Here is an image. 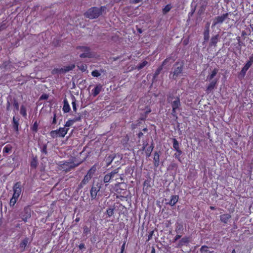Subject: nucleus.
<instances>
[{"label": "nucleus", "instance_id": "dca6fc26", "mask_svg": "<svg viewBox=\"0 0 253 253\" xmlns=\"http://www.w3.org/2000/svg\"><path fill=\"white\" fill-rule=\"evenodd\" d=\"M160 152H158L156 151L154 155V165L156 168L158 167L160 165Z\"/></svg>", "mask_w": 253, "mask_h": 253}, {"label": "nucleus", "instance_id": "72a5a7b5", "mask_svg": "<svg viewBox=\"0 0 253 253\" xmlns=\"http://www.w3.org/2000/svg\"><path fill=\"white\" fill-rule=\"evenodd\" d=\"M71 98L72 100V104L73 106V109L74 111L76 112L77 111L76 99L73 95H71Z\"/></svg>", "mask_w": 253, "mask_h": 253}, {"label": "nucleus", "instance_id": "e433bc0d", "mask_svg": "<svg viewBox=\"0 0 253 253\" xmlns=\"http://www.w3.org/2000/svg\"><path fill=\"white\" fill-rule=\"evenodd\" d=\"M20 114L24 117H26L27 116V110L26 107L24 105H22L21 106L20 110Z\"/></svg>", "mask_w": 253, "mask_h": 253}, {"label": "nucleus", "instance_id": "0e129e2a", "mask_svg": "<svg viewBox=\"0 0 253 253\" xmlns=\"http://www.w3.org/2000/svg\"><path fill=\"white\" fill-rule=\"evenodd\" d=\"M153 233H154V231H152L149 233V234L148 235V239H147L148 241L150 240L152 238Z\"/></svg>", "mask_w": 253, "mask_h": 253}, {"label": "nucleus", "instance_id": "473e14b6", "mask_svg": "<svg viewBox=\"0 0 253 253\" xmlns=\"http://www.w3.org/2000/svg\"><path fill=\"white\" fill-rule=\"evenodd\" d=\"M203 35L204 42L208 41L210 38V30H205Z\"/></svg>", "mask_w": 253, "mask_h": 253}, {"label": "nucleus", "instance_id": "c85d7f7f", "mask_svg": "<svg viewBox=\"0 0 253 253\" xmlns=\"http://www.w3.org/2000/svg\"><path fill=\"white\" fill-rule=\"evenodd\" d=\"M115 207L114 206H110L106 210V214L108 217L112 216L114 213Z\"/></svg>", "mask_w": 253, "mask_h": 253}, {"label": "nucleus", "instance_id": "4d7b16f0", "mask_svg": "<svg viewBox=\"0 0 253 253\" xmlns=\"http://www.w3.org/2000/svg\"><path fill=\"white\" fill-rule=\"evenodd\" d=\"M176 109H173V108H172V112H171V115L175 118H176V119L177 118V116L176 115Z\"/></svg>", "mask_w": 253, "mask_h": 253}, {"label": "nucleus", "instance_id": "0eeeda50", "mask_svg": "<svg viewBox=\"0 0 253 253\" xmlns=\"http://www.w3.org/2000/svg\"><path fill=\"white\" fill-rule=\"evenodd\" d=\"M231 12L224 13L221 15V16H218L215 17V18L213 20V22L212 25V27H214L217 24H222L226 19L228 18V15Z\"/></svg>", "mask_w": 253, "mask_h": 253}, {"label": "nucleus", "instance_id": "cd10ccee", "mask_svg": "<svg viewBox=\"0 0 253 253\" xmlns=\"http://www.w3.org/2000/svg\"><path fill=\"white\" fill-rule=\"evenodd\" d=\"M209 247L206 245L202 246L199 249L200 253H212L213 251L208 250Z\"/></svg>", "mask_w": 253, "mask_h": 253}, {"label": "nucleus", "instance_id": "4468645a", "mask_svg": "<svg viewBox=\"0 0 253 253\" xmlns=\"http://www.w3.org/2000/svg\"><path fill=\"white\" fill-rule=\"evenodd\" d=\"M19 118L18 117H13L12 119V127L14 130L17 132H18L19 128L18 126L19 125Z\"/></svg>", "mask_w": 253, "mask_h": 253}, {"label": "nucleus", "instance_id": "5701e85b", "mask_svg": "<svg viewBox=\"0 0 253 253\" xmlns=\"http://www.w3.org/2000/svg\"><path fill=\"white\" fill-rule=\"evenodd\" d=\"M248 69V68L244 66L238 74V78L240 80L244 79Z\"/></svg>", "mask_w": 253, "mask_h": 253}, {"label": "nucleus", "instance_id": "2eb2a0df", "mask_svg": "<svg viewBox=\"0 0 253 253\" xmlns=\"http://www.w3.org/2000/svg\"><path fill=\"white\" fill-rule=\"evenodd\" d=\"M9 100L11 101V103L13 104L15 110L18 111L19 110V103L14 97H12L11 95H9Z\"/></svg>", "mask_w": 253, "mask_h": 253}, {"label": "nucleus", "instance_id": "c03bdc74", "mask_svg": "<svg viewBox=\"0 0 253 253\" xmlns=\"http://www.w3.org/2000/svg\"><path fill=\"white\" fill-rule=\"evenodd\" d=\"M173 99H175V97H174L172 94L169 93V94L167 95V100L168 103H170L171 102H172Z\"/></svg>", "mask_w": 253, "mask_h": 253}, {"label": "nucleus", "instance_id": "7c9ffc66", "mask_svg": "<svg viewBox=\"0 0 253 253\" xmlns=\"http://www.w3.org/2000/svg\"><path fill=\"white\" fill-rule=\"evenodd\" d=\"M79 164H77V165H75L74 164H72V163H64L63 164V166H68V169H66V171H69L71 169H73L74 168H75L76 167L78 166Z\"/></svg>", "mask_w": 253, "mask_h": 253}, {"label": "nucleus", "instance_id": "338daca9", "mask_svg": "<svg viewBox=\"0 0 253 253\" xmlns=\"http://www.w3.org/2000/svg\"><path fill=\"white\" fill-rule=\"evenodd\" d=\"M210 23L208 22L206 24L205 30H210Z\"/></svg>", "mask_w": 253, "mask_h": 253}, {"label": "nucleus", "instance_id": "6e6552de", "mask_svg": "<svg viewBox=\"0 0 253 253\" xmlns=\"http://www.w3.org/2000/svg\"><path fill=\"white\" fill-rule=\"evenodd\" d=\"M22 186L20 182H17L13 186V196L19 198L21 192Z\"/></svg>", "mask_w": 253, "mask_h": 253}, {"label": "nucleus", "instance_id": "13d9d810", "mask_svg": "<svg viewBox=\"0 0 253 253\" xmlns=\"http://www.w3.org/2000/svg\"><path fill=\"white\" fill-rule=\"evenodd\" d=\"M79 69L83 72H84L86 69V66L82 65L81 66H78Z\"/></svg>", "mask_w": 253, "mask_h": 253}, {"label": "nucleus", "instance_id": "aec40b11", "mask_svg": "<svg viewBox=\"0 0 253 253\" xmlns=\"http://www.w3.org/2000/svg\"><path fill=\"white\" fill-rule=\"evenodd\" d=\"M231 217V216L228 213L223 214L220 216V219L221 221V222L227 223L229 220V219H230Z\"/></svg>", "mask_w": 253, "mask_h": 253}, {"label": "nucleus", "instance_id": "3c124183", "mask_svg": "<svg viewBox=\"0 0 253 253\" xmlns=\"http://www.w3.org/2000/svg\"><path fill=\"white\" fill-rule=\"evenodd\" d=\"M152 150L150 149V148H147L146 150L145 151V153L147 157H149L151 156V153L152 152Z\"/></svg>", "mask_w": 253, "mask_h": 253}, {"label": "nucleus", "instance_id": "bb28decb", "mask_svg": "<svg viewBox=\"0 0 253 253\" xmlns=\"http://www.w3.org/2000/svg\"><path fill=\"white\" fill-rule=\"evenodd\" d=\"M64 105L63 107V111L65 113H68L70 111V107L68 102L66 99H65L63 101Z\"/></svg>", "mask_w": 253, "mask_h": 253}, {"label": "nucleus", "instance_id": "6ab92c4d", "mask_svg": "<svg viewBox=\"0 0 253 253\" xmlns=\"http://www.w3.org/2000/svg\"><path fill=\"white\" fill-rule=\"evenodd\" d=\"M102 86L100 84H97L96 87L92 90V95L94 97L97 96L101 91Z\"/></svg>", "mask_w": 253, "mask_h": 253}, {"label": "nucleus", "instance_id": "a211bd4d", "mask_svg": "<svg viewBox=\"0 0 253 253\" xmlns=\"http://www.w3.org/2000/svg\"><path fill=\"white\" fill-rule=\"evenodd\" d=\"M115 158L116 155L115 154L110 155L108 156L107 155L105 159L107 166H109Z\"/></svg>", "mask_w": 253, "mask_h": 253}, {"label": "nucleus", "instance_id": "393cba45", "mask_svg": "<svg viewBox=\"0 0 253 253\" xmlns=\"http://www.w3.org/2000/svg\"><path fill=\"white\" fill-rule=\"evenodd\" d=\"M174 60L171 57L167 58L162 63L161 66L162 67L168 65V66L170 65L172 63L174 62Z\"/></svg>", "mask_w": 253, "mask_h": 253}, {"label": "nucleus", "instance_id": "412c9836", "mask_svg": "<svg viewBox=\"0 0 253 253\" xmlns=\"http://www.w3.org/2000/svg\"><path fill=\"white\" fill-rule=\"evenodd\" d=\"M218 72V69L214 68L211 72V74L208 76L207 80L211 81L214 79L215 76L217 75Z\"/></svg>", "mask_w": 253, "mask_h": 253}, {"label": "nucleus", "instance_id": "79ce46f5", "mask_svg": "<svg viewBox=\"0 0 253 253\" xmlns=\"http://www.w3.org/2000/svg\"><path fill=\"white\" fill-rule=\"evenodd\" d=\"M148 62L146 61H144L143 62L139 63L137 66V69L138 70H140L142 69L143 67H144L145 66H146L148 64Z\"/></svg>", "mask_w": 253, "mask_h": 253}, {"label": "nucleus", "instance_id": "8fccbe9b", "mask_svg": "<svg viewBox=\"0 0 253 253\" xmlns=\"http://www.w3.org/2000/svg\"><path fill=\"white\" fill-rule=\"evenodd\" d=\"M74 121H73V120H68L65 124V126L66 127H69L70 126H71L73 123H74Z\"/></svg>", "mask_w": 253, "mask_h": 253}, {"label": "nucleus", "instance_id": "864d4df0", "mask_svg": "<svg viewBox=\"0 0 253 253\" xmlns=\"http://www.w3.org/2000/svg\"><path fill=\"white\" fill-rule=\"evenodd\" d=\"M50 135L53 138H54L58 136L57 134V132L54 130L51 131L50 132Z\"/></svg>", "mask_w": 253, "mask_h": 253}, {"label": "nucleus", "instance_id": "774afa93", "mask_svg": "<svg viewBox=\"0 0 253 253\" xmlns=\"http://www.w3.org/2000/svg\"><path fill=\"white\" fill-rule=\"evenodd\" d=\"M79 249L80 250L84 249H85V245L83 243L80 244V245L79 246Z\"/></svg>", "mask_w": 253, "mask_h": 253}, {"label": "nucleus", "instance_id": "e2e57ef3", "mask_svg": "<svg viewBox=\"0 0 253 253\" xmlns=\"http://www.w3.org/2000/svg\"><path fill=\"white\" fill-rule=\"evenodd\" d=\"M188 42H189V37L185 39L183 41V44L184 45H187L188 44Z\"/></svg>", "mask_w": 253, "mask_h": 253}, {"label": "nucleus", "instance_id": "f704fd0d", "mask_svg": "<svg viewBox=\"0 0 253 253\" xmlns=\"http://www.w3.org/2000/svg\"><path fill=\"white\" fill-rule=\"evenodd\" d=\"M18 198L17 197H14V196H12V197L11 198L9 202V205L11 207H13L14 206Z\"/></svg>", "mask_w": 253, "mask_h": 253}, {"label": "nucleus", "instance_id": "39448f33", "mask_svg": "<svg viewBox=\"0 0 253 253\" xmlns=\"http://www.w3.org/2000/svg\"><path fill=\"white\" fill-rule=\"evenodd\" d=\"M76 49L81 50V51L83 52V53L80 55V57L82 58H91L92 57V54L90 52V48L88 46H78Z\"/></svg>", "mask_w": 253, "mask_h": 253}, {"label": "nucleus", "instance_id": "b1692460", "mask_svg": "<svg viewBox=\"0 0 253 253\" xmlns=\"http://www.w3.org/2000/svg\"><path fill=\"white\" fill-rule=\"evenodd\" d=\"M91 176L90 174V171H88L87 173L84 176L83 179L82 180L81 183L84 185H85L89 180L91 179Z\"/></svg>", "mask_w": 253, "mask_h": 253}, {"label": "nucleus", "instance_id": "4c0bfd02", "mask_svg": "<svg viewBox=\"0 0 253 253\" xmlns=\"http://www.w3.org/2000/svg\"><path fill=\"white\" fill-rule=\"evenodd\" d=\"M38 161L37 159V157H34L32 159L31 162V167L32 168H36L37 167L38 165Z\"/></svg>", "mask_w": 253, "mask_h": 253}, {"label": "nucleus", "instance_id": "ea45409f", "mask_svg": "<svg viewBox=\"0 0 253 253\" xmlns=\"http://www.w3.org/2000/svg\"><path fill=\"white\" fill-rule=\"evenodd\" d=\"M177 153H175L174 156L176 159H177L180 162H181V159L180 156L182 154V152L180 149H178L177 150H175Z\"/></svg>", "mask_w": 253, "mask_h": 253}, {"label": "nucleus", "instance_id": "bf43d9fd", "mask_svg": "<svg viewBox=\"0 0 253 253\" xmlns=\"http://www.w3.org/2000/svg\"><path fill=\"white\" fill-rule=\"evenodd\" d=\"M120 169V168L119 167V168L114 169L113 171H111V173H112L113 174H115L116 176H118V175H117V173H118L119 169Z\"/></svg>", "mask_w": 253, "mask_h": 253}, {"label": "nucleus", "instance_id": "37998d69", "mask_svg": "<svg viewBox=\"0 0 253 253\" xmlns=\"http://www.w3.org/2000/svg\"><path fill=\"white\" fill-rule=\"evenodd\" d=\"M171 8L170 4H167L164 8L163 9V12L164 14H166L169 12Z\"/></svg>", "mask_w": 253, "mask_h": 253}, {"label": "nucleus", "instance_id": "49530a36", "mask_svg": "<svg viewBox=\"0 0 253 253\" xmlns=\"http://www.w3.org/2000/svg\"><path fill=\"white\" fill-rule=\"evenodd\" d=\"M111 176H109V173H107V174H106L104 177V179H103L104 182L108 183V182H110L111 181V180H112L111 179Z\"/></svg>", "mask_w": 253, "mask_h": 253}, {"label": "nucleus", "instance_id": "603ef678", "mask_svg": "<svg viewBox=\"0 0 253 253\" xmlns=\"http://www.w3.org/2000/svg\"><path fill=\"white\" fill-rule=\"evenodd\" d=\"M182 234H177L173 240V242H176L178 240L181 238Z\"/></svg>", "mask_w": 253, "mask_h": 253}, {"label": "nucleus", "instance_id": "f3484780", "mask_svg": "<svg viewBox=\"0 0 253 253\" xmlns=\"http://www.w3.org/2000/svg\"><path fill=\"white\" fill-rule=\"evenodd\" d=\"M179 196L178 195H172L171 196V199L169 202L166 203V205H169L171 206H173L178 202Z\"/></svg>", "mask_w": 253, "mask_h": 253}, {"label": "nucleus", "instance_id": "a18cd8bd", "mask_svg": "<svg viewBox=\"0 0 253 253\" xmlns=\"http://www.w3.org/2000/svg\"><path fill=\"white\" fill-rule=\"evenodd\" d=\"M38 124L37 123V122L36 121L31 128L33 131L37 132L38 131Z\"/></svg>", "mask_w": 253, "mask_h": 253}, {"label": "nucleus", "instance_id": "052dcab7", "mask_svg": "<svg viewBox=\"0 0 253 253\" xmlns=\"http://www.w3.org/2000/svg\"><path fill=\"white\" fill-rule=\"evenodd\" d=\"M72 120H73V121H74V123L76 122H77V121H80L81 120V116L79 115V116L74 118Z\"/></svg>", "mask_w": 253, "mask_h": 253}, {"label": "nucleus", "instance_id": "c9c22d12", "mask_svg": "<svg viewBox=\"0 0 253 253\" xmlns=\"http://www.w3.org/2000/svg\"><path fill=\"white\" fill-rule=\"evenodd\" d=\"M173 142V147L175 150H177L179 149V143L175 138H172Z\"/></svg>", "mask_w": 253, "mask_h": 253}, {"label": "nucleus", "instance_id": "f8f14e48", "mask_svg": "<svg viewBox=\"0 0 253 253\" xmlns=\"http://www.w3.org/2000/svg\"><path fill=\"white\" fill-rule=\"evenodd\" d=\"M219 38H220V36L218 34H217L214 36H212L210 40V42L209 43V46L210 47L216 46L217 43L219 41Z\"/></svg>", "mask_w": 253, "mask_h": 253}, {"label": "nucleus", "instance_id": "c756f323", "mask_svg": "<svg viewBox=\"0 0 253 253\" xmlns=\"http://www.w3.org/2000/svg\"><path fill=\"white\" fill-rule=\"evenodd\" d=\"M163 69V67L162 66H160L157 70L156 71H155L154 75H153V82H154L155 81H156V78L158 77V76L160 74L161 71Z\"/></svg>", "mask_w": 253, "mask_h": 253}, {"label": "nucleus", "instance_id": "5fc2aeb1", "mask_svg": "<svg viewBox=\"0 0 253 253\" xmlns=\"http://www.w3.org/2000/svg\"><path fill=\"white\" fill-rule=\"evenodd\" d=\"M48 98V95L46 94H42L40 98V100H46Z\"/></svg>", "mask_w": 253, "mask_h": 253}, {"label": "nucleus", "instance_id": "6e6d98bb", "mask_svg": "<svg viewBox=\"0 0 253 253\" xmlns=\"http://www.w3.org/2000/svg\"><path fill=\"white\" fill-rule=\"evenodd\" d=\"M243 45H244V43L241 41H239V42H238V46H236V48L239 50H241V46Z\"/></svg>", "mask_w": 253, "mask_h": 253}, {"label": "nucleus", "instance_id": "20e7f679", "mask_svg": "<svg viewBox=\"0 0 253 253\" xmlns=\"http://www.w3.org/2000/svg\"><path fill=\"white\" fill-rule=\"evenodd\" d=\"M75 68V64L64 66L61 68H54L51 71L52 75L64 74L69 71L73 70Z\"/></svg>", "mask_w": 253, "mask_h": 253}, {"label": "nucleus", "instance_id": "423d86ee", "mask_svg": "<svg viewBox=\"0 0 253 253\" xmlns=\"http://www.w3.org/2000/svg\"><path fill=\"white\" fill-rule=\"evenodd\" d=\"M20 215L23 221L25 222H27V219L31 217V210L30 207L29 206L25 207L23 211H21Z\"/></svg>", "mask_w": 253, "mask_h": 253}, {"label": "nucleus", "instance_id": "58836bf2", "mask_svg": "<svg viewBox=\"0 0 253 253\" xmlns=\"http://www.w3.org/2000/svg\"><path fill=\"white\" fill-rule=\"evenodd\" d=\"M47 143H44L42 144V147H41V152L44 154L45 155L47 154Z\"/></svg>", "mask_w": 253, "mask_h": 253}, {"label": "nucleus", "instance_id": "9b49d317", "mask_svg": "<svg viewBox=\"0 0 253 253\" xmlns=\"http://www.w3.org/2000/svg\"><path fill=\"white\" fill-rule=\"evenodd\" d=\"M31 243V240L28 237H25L22 240H21L19 244V248L21 250L22 252L25 251L26 247L27 245H30Z\"/></svg>", "mask_w": 253, "mask_h": 253}, {"label": "nucleus", "instance_id": "9d476101", "mask_svg": "<svg viewBox=\"0 0 253 253\" xmlns=\"http://www.w3.org/2000/svg\"><path fill=\"white\" fill-rule=\"evenodd\" d=\"M218 82L217 79H214L210 81V83L207 86L206 91L207 94H209L214 88L216 87V84Z\"/></svg>", "mask_w": 253, "mask_h": 253}, {"label": "nucleus", "instance_id": "ddd939ff", "mask_svg": "<svg viewBox=\"0 0 253 253\" xmlns=\"http://www.w3.org/2000/svg\"><path fill=\"white\" fill-rule=\"evenodd\" d=\"M172 108L178 109L181 106L179 97H176L175 99L170 103Z\"/></svg>", "mask_w": 253, "mask_h": 253}, {"label": "nucleus", "instance_id": "f03ea898", "mask_svg": "<svg viewBox=\"0 0 253 253\" xmlns=\"http://www.w3.org/2000/svg\"><path fill=\"white\" fill-rule=\"evenodd\" d=\"M184 65V62L183 61H178L176 62L173 66L172 69L173 71L170 74V78L175 80L176 78L182 73Z\"/></svg>", "mask_w": 253, "mask_h": 253}, {"label": "nucleus", "instance_id": "680f3d73", "mask_svg": "<svg viewBox=\"0 0 253 253\" xmlns=\"http://www.w3.org/2000/svg\"><path fill=\"white\" fill-rule=\"evenodd\" d=\"M56 123H57V120H56V114L54 113V117H53V120L52 122V124L55 125L56 124Z\"/></svg>", "mask_w": 253, "mask_h": 253}, {"label": "nucleus", "instance_id": "4be33fe9", "mask_svg": "<svg viewBox=\"0 0 253 253\" xmlns=\"http://www.w3.org/2000/svg\"><path fill=\"white\" fill-rule=\"evenodd\" d=\"M183 227L180 223H176L175 224V232L177 234H183Z\"/></svg>", "mask_w": 253, "mask_h": 253}, {"label": "nucleus", "instance_id": "1a4fd4ad", "mask_svg": "<svg viewBox=\"0 0 253 253\" xmlns=\"http://www.w3.org/2000/svg\"><path fill=\"white\" fill-rule=\"evenodd\" d=\"M190 243V238L185 236L181 238L176 246V248H181L184 246H187Z\"/></svg>", "mask_w": 253, "mask_h": 253}, {"label": "nucleus", "instance_id": "69168bd1", "mask_svg": "<svg viewBox=\"0 0 253 253\" xmlns=\"http://www.w3.org/2000/svg\"><path fill=\"white\" fill-rule=\"evenodd\" d=\"M126 241H125L122 245L121 247V252H124L125 249V246H126Z\"/></svg>", "mask_w": 253, "mask_h": 253}, {"label": "nucleus", "instance_id": "2f4dec72", "mask_svg": "<svg viewBox=\"0 0 253 253\" xmlns=\"http://www.w3.org/2000/svg\"><path fill=\"white\" fill-rule=\"evenodd\" d=\"M253 64V54H252L251 56L249 57V61L246 63V64L244 65L245 67L249 69L252 64Z\"/></svg>", "mask_w": 253, "mask_h": 253}, {"label": "nucleus", "instance_id": "de8ad7c7", "mask_svg": "<svg viewBox=\"0 0 253 253\" xmlns=\"http://www.w3.org/2000/svg\"><path fill=\"white\" fill-rule=\"evenodd\" d=\"M100 75L101 74L100 73V72L97 70H93L91 72V75L94 77H98L100 76Z\"/></svg>", "mask_w": 253, "mask_h": 253}, {"label": "nucleus", "instance_id": "a878e982", "mask_svg": "<svg viewBox=\"0 0 253 253\" xmlns=\"http://www.w3.org/2000/svg\"><path fill=\"white\" fill-rule=\"evenodd\" d=\"M69 130L68 128H66L65 126L63 127H60L58 129V131L60 133V137H64L65 135L67 134L68 130Z\"/></svg>", "mask_w": 253, "mask_h": 253}, {"label": "nucleus", "instance_id": "a19ab883", "mask_svg": "<svg viewBox=\"0 0 253 253\" xmlns=\"http://www.w3.org/2000/svg\"><path fill=\"white\" fill-rule=\"evenodd\" d=\"M12 150V147L9 145L5 146L3 149V153H9Z\"/></svg>", "mask_w": 253, "mask_h": 253}, {"label": "nucleus", "instance_id": "09e8293b", "mask_svg": "<svg viewBox=\"0 0 253 253\" xmlns=\"http://www.w3.org/2000/svg\"><path fill=\"white\" fill-rule=\"evenodd\" d=\"M84 234L85 235H87L88 233L90 232V229L87 226H84Z\"/></svg>", "mask_w": 253, "mask_h": 253}, {"label": "nucleus", "instance_id": "7ed1b4c3", "mask_svg": "<svg viewBox=\"0 0 253 253\" xmlns=\"http://www.w3.org/2000/svg\"><path fill=\"white\" fill-rule=\"evenodd\" d=\"M102 185L101 181H94L90 191V197L92 200L96 198L97 194L100 191Z\"/></svg>", "mask_w": 253, "mask_h": 253}, {"label": "nucleus", "instance_id": "f257e3e1", "mask_svg": "<svg viewBox=\"0 0 253 253\" xmlns=\"http://www.w3.org/2000/svg\"><path fill=\"white\" fill-rule=\"evenodd\" d=\"M106 8L105 6H101L100 7L96 6L91 7L84 13V15L85 18L89 19H97L102 15Z\"/></svg>", "mask_w": 253, "mask_h": 253}]
</instances>
